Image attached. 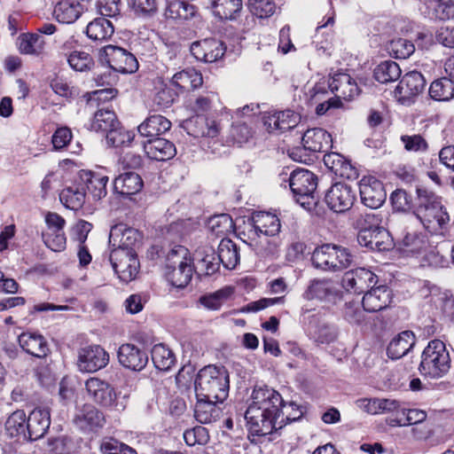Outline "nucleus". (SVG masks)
Masks as SVG:
<instances>
[{
    "label": "nucleus",
    "mask_w": 454,
    "mask_h": 454,
    "mask_svg": "<svg viewBox=\"0 0 454 454\" xmlns=\"http://www.w3.org/2000/svg\"><path fill=\"white\" fill-rule=\"evenodd\" d=\"M418 205L414 212L423 226L432 233H438L449 223L450 216L440 198L423 189H417Z\"/></svg>",
    "instance_id": "obj_2"
},
{
    "label": "nucleus",
    "mask_w": 454,
    "mask_h": 454,
    "mask_svg": "<svg viewBox=\"0 0 454 454\" xmlns=\"http://www.w3.org/2000/svg\"><path fill=\"white\" fill-rule=\"evenodd\" d=\"M303 296L308 301L333 302L339 296L337 283L331 278H314L310 280Z\"/></svg>",
    "instance_id": "obj_16"
},
{
    "label": "nucleus",
    "mask_w": 454,
    "mask_h": 454,
    "mask_svg": "<svg viewBox=\"0 0 454 454\" xmlns=\"http://www.w3.org/2000/svg\"><path fill=\"white\" fill-rule=\"evenodd\" d=\"M196 14L194 5L182 0L170 1L166 8L165 16L167 19L176 20H188Z\"/></svg>",
    "instance_id": "obj_40"
},
{
    "label": "nucleus",
    "mask_w": 454,
    "mask_h": 454,
    "mask_svg": "<svg viewBox=\"0 0 454 454\" xmlns=\"http://www.w3.org/2000/svg\"><path fill=\"white\" fill-rule=\"evenodd\" d=\"M144 183L135 172H125L118 176L114 182V191L122 196H131L139 192Z\"/></svg>",
    "instance_id": "obj_33"
},
{
    "label": "nucleus",
    "mask_w": 454,
    "mask_h": 454,
    "mask_svg": "<svg viewBox=\"0 0 454 454\" xmlns=\"http://www.w3.org/2000/svg\"><path fill=\"white\" fill-rule=\"evenodd\" d=\"M84 184H72L64 188L59 193V200L63 205L72 210L80 209L85 202Z\"/></svg>",
    "instance_id": "obj_35"
},
{
    "label": "nucleus",
    "mask_w": 454,
    "mask_h": 454,
    "mask_svg": "<svg viewBox=\"0 0 454 454\" xmlns=\"http://www.w3.org/2000/svg\"><path fill=\"white\" fill-rule=\"evenodd\" d=\"M106 137L107 144L114 147L129 144L133 139L131 133L121 128L120 125L109 131Z\"/></svg>",
    "instance_id": "obj_57"
},
{
    "label": "nucleus",
    "mask_w": 454,
    "mask_h": 454,
    "mask_svg": "<svg viewBox=\"0 0 454 454\" xmlns=\"http://www.w3.org/2000/svg\"><path fill=\"white\" fill-rule=\"evenodd\" d=\"M301 416L302 411L298 405L294 403H286L283 401L279 413L275 417L278 430L283 428L287 423L296 421Z\"/></svg>",
    "instance_id": "obj_51"
},
{
    "label": "nucleus",
    "mask_w": 454,
    "mask_h": 454,
    "mask_svg": "<svg viewBox=\"0 0 454 454\" xmlns=\"http://www.w3.org/2000/svg\"><path fill=\"white\" fill-rule=\"evenodd\" d=\"M193 265L189 250L183 246H175L167 254L165 277L175 287L184 288L192 277Z\"/></svg>",
    "instance_id": "obj_4"
},
{
    "label": "nucleus",
    "mask_w": 454,
    "mask_h": 454,
    "mask_svg": "<svg viewBox=\"0 0 454 454\" xmlns=\"http://www.w3.org/2000/svg\"><path fill=\"white\" fill-rule=\"evenodd\" d=\"M214 13L220 19L233 20L242 9L241 0H214Z\"/></svg>",
    "instance_id": "obj_48"
},
{
    "label": "nucleus",
    "mask_w": 454,
    "mask_h": 454,
    "mask_svg": "<svg viewBox=\"0 0 454 454\" xmlns=\"http://www.w3.org/2000/svg\"><path fill=\"white\" fill-rule=\"evenodd\" d=\"M283 398L279 393L267 387H255L251 395L250 407L257 408L260 411L277 417L279 413Z\"/></svg>",
    "instance_id": "obj_12"
},
{
    "label": "nucleus",
    "mask_w": 454,
    "mask_h": 454,
    "mask_svg": "<svg viewBox=\"0 0 454 454\" xmlns=\"http://www.w3.org/2000/svg\"><path fill=\"white\" fill-rule=\"evenodd\" d=\"M359 192L362 202L372 209L380 207L387 198L382 183L372 176L360 180Z\"/></svg>",
    "instance_id": "obj_13"
},
{
    "label": "nucleus",
    "mask_w": 454,
    "mask_h": 454,
    "mask_svg": "<svg viewBox=\"0 0 454 454\" xmlns=\"http://www.w3.org/2000/svg\"><path fill=\"white\" fill-rule=\"evenodd\" d=\"M83 4L78 0H59L53 14L58 21L66 24L74 23L82 13Z\"/></svg>",
    "instance_id": "obj_30"
},
{
    "label": "nucleus",
    "mask_w": 454,
    "mask_h": 454,
    "mask_svg": "<svg viewBox=\"0 0 454 454\" xmlns=\"http://www.w3.org/2000/svg\"><path fill=\"white\" fill-rule=\"evenodd\" d=\"M432 98L438 101H448L454 98V81L450 78H441L433 82L429 88Z\"/></svg>",
    "instance_id": "obj_46"
},
{
    "label": "nucleus",
    "mask_w": 454,
    "mask_h": 454,
    "mask_svg": "<svg viewBox=\"0 0 454 454\" xmlns=\"http://www.w3.org/2000/svg\"><path fill=\"white\" fill-rule=\"evenodd\" d=\"M428 15L441 20L454 17V0H427Z\"/></svg>",
    "instance_id": "obj_47"
},
{
    "label": "nucleus",
    "mask_w": 454,
    "mask_h": 454,
    "mask_svg": "<svg viewBox=\"0 0 454 454\" xmlns=\"http://www.w3.org/2000/svg\"><path fill=\"white\" fill-rule=\"evenodd\" d=\"M5 430L11 437L27 440V418L24 411H14L5 422Z\"/></svg>",
    "instance_id": "obj_45"
},
{
    "label": "nucleus",
    "mask_w": 454,
    "mask_h": 454,
    "mask_svg": "<svg viewBox=\"0 0 454 454\" xmlns=\"http://www.w3.org/2000/svg\"><path fill=\"white\" fill-rule=\"evenodd\" d=\"M50 412L44 409H35L27 419V440L42 438L50 427Z\"/></svg>",
    "instance_id": "obj_24"
},
{
    "label": "nucleus",
    "mask_w": 454,
    "mask_h": 454,
    "mask_svg": "<svg viewBox=\"0 0 454 454\" xmlns=\"http://www.w3.org/2000/svg\"><path fill=\"white\" fill-rule=\"evenodd\" d=\"M151 355L154 366L160 371H168L176 363L172 350L162 343L154 345Z\"/></svg>",
    "instance_id": "obj_43"
},
{
    "label": "nucleus",
    "mask_w": 454,
    "mask_h": 454,
    "mask_svg": "<svg viewBox=\"0 0 454 454\" xmlns=\"http://www.w3.org/2000/svg\"><path fill=\"white\" fill-rule=\"evenodd\" d=\"M172 83L184 90H195L203 83L202 74L194 68H187L174 74Z\"/></svg>",
    "instance_id": "obj_36"
},
{
    "label": "nucleus",
    "mask_w": 454,
    "mask_h": 454,
    "mask_svg": "<svg viewBox=\"0 0 454 454\" xmlns=\"http://www.w3.org/2000/svg\"><path fill=\"white\" fill-rule=\"evenodd\" d=\"M324 163L334 175L340 177L350 179L356 174L350 162L338 153L325 154Z\"/></svg>",
    "instance_id": "obj_34"
},
{
    "label": "nucleus",
    "mask_w": 454,
    "mask_h": 454,
    "mask_svg": "<svg viewBox=\"0 0 454 454\" xmlns=\"http://www.w3.org/2000/svg\"><path fill=\"white\" fill-rule=\"evenodd\" d=\"M372 250L387 251L393 247V239L383 227L372 229Z\"/></svg>",
    "instance_id": "obj_55"
},
{
    "label": "nucleus",
    "mask_w": 454,
    "mask_h": 454,
    "mask_svg": "<svg viewBox=\"0 0 454 454\" xmlns=\"http://www.w3.org/2000/svg\"><path fill=\"white\" fill-rule=\"evenodd\" d=\"M119 125L120 122L114 111L100 109L94 114L90 127L92 130L107 134Z\"/></svg>",
    "instance_id": "obj_41"
},
{
    "label": "nucleus",
    "mask_w": 454,
    "mask_h": 454,
    "mask_svg": "<svg viewBox=\"0 0 454 454\" xmlns=\"http://www.w3.org/2000/svg\"><path fill=\"white\" fill-rule=\"evenodd\" d=\"M450 364L451 359L445 343L435 339L424 348L419 370L425 376L439 379L448 373Z\"/></svg>",
    "instance_id": "obj_5"
},
{
    "label": "nucleus",
    "mask_w": 454,
    "mask_h": 454,
    "mask_svg": "<svg viewBox=\"0 0 454 454\" xmlns=\"http://www.w3.org/2000/svg\"><path fill=\"white\" fill-rule=\"evenodd\" d=\"M387 49L395 58L407 59L414 52L415 46L407 39L396 38L389 43Z\"/></svg>",
    "instance_id": "obj_53"
},
{
    "label": "nucleus",
    "mask_w": 454,
    "mask_h": 454,
    "mask_svg": "<svg viewBox=\"0 0 454 454\" xmlns=\"http://www.w3.org/2000/svg\"><path fill=\"white\" fill-rule=\"evenodd\" d=\"M225 50L223 43L215 38H206L194 42L191 45V53L194 58L206 63H213L220 59Z\"/></svg>",
    "instance_id": "obj_18"
},
{
    "label": "nucleus",
    "mask_w": 454,
    "mask_h": 454,
    "mask_svg": "<svg viewBox=\"0 0 454 454\" xmlns=\"http://www.w3.org/2000/svg\"><path fill=\"white\" fill-rule=\"evenodd\" d=\"M289 185L301 206H309L313 202L317 178L312 172L303 168L294 170L289 178Z\"/></svg>",
    "instance_id": "obj_8"
},
{
    "label": "nucleus",
    "mask_w": 454,
    "mask_h": 454,
    "mask_svg": "<svg viewBox=\"0 0 454 454\" xmlns=\"http://www.w3.org/2000/svg\"><path fill=\"white\" fill-rule=\"evenodd\" d=\"M250 12L260 19L271 16L276 5L271 0H248Z\"/></svg>",
    "instance_id": "obj_56"
},
{
    "label": "nucleus",
    "mask_w": 454,
    "mask_h": 454,
    "mask_svg": "<svg viewBox=\"0 0 454 454\" xmlns=\"http://www.w3.org/2000/svg\"><path fill=\"white\" fill-rule=\"evenodd\" d=\"M252 130L246 123H238L231 127V137L234 143L242 145L252 137Z\"/></svg>",
    "instance_id": "obj_63"
},
{
    "label": "nucleus",
    "mask_w": 454,
    "mask_h": 454,
    "mask_svg": "<svg viewBox=\"0 0 454 454\" xmlns=\"http://www.w3.org/2000/svg\"><path fill=\"white\" fill-rule=\"evenodd\" d=\"M139 239V232L124 223L113 226L109 233V245L112 249L135 250L134 247Z\"/></svg>",
    "instance_id": "obj_19"
},
{
    "label": "nucleus",
    "mask_w": 454,
    "mask_h": 454,
    "mask_svg": "<svg viewBox=\"0 0 454 454\" xmlns=\"http://www.w3.org/2000/svg\"><path fill=\"white\" fill-rule=\"evenodd\" d=\"M252 228L248 238L254 241L255 250L262 255L273 254L277 246L269 241V236H275L280 231V221L276 215L268 212L255 213L252 217Z\"/></svg>",
    "instance_id": "obj_3"
},
{
    "label": "nucleus",
    "mask_w": 454,
    "mask_h": 454,
    "mask_svg": "<svg viewBox=\"0 0 454 454\" xmlns=\"http://www.w3.org/2000/svg\"><path fill=\"white\" fill-rule=\"evenodd\" d=\"M415 335L411 331L400 333L389 342L387 348V356L393 360L403 357L415 345Z\"/></svg>",
    "instance_id": "obj_32"
},
{
    "label": "nucleus",
    "mask_w": 454,
    "mask_h": 454,
    "mask_svg": "<svg viewBox=\"0 0 454 454\" xmlns=\"http://www.w3.org/2000/svg\"><path fill=\"white\" fill-rule=\"evenodd\" d=\"M76 428L84 434L95 433L105 424L103 412L91 403H85L77 408L73 418Z\"/></svg>",
    "instance_id": "obj_11"
},
{
    "label": "nucleus",
    "mask_w": 454,
    "mask_h": 454,
    "mask_svg": "<svg viewBox=\"0 0 454 454\" xmlns=\"http://www.w3.org/2000/svg\"><path fill=\"white\" fill-rule=\"evenodd\" d=\"M194 386L196 398L225 400L230 388L229 372L223 366H205L198 372Z\"/></svg>",
    "instance_id": "obj_1"
},
{
    "label": "nucleus",
    "mask_w": 454,
    "mask_h": 454,
    "mask_svg": "<svg viewBox=\"0 0 454 454\" xmlns=\"http://www.w3.org/2000/svg\"><path fill=\"white\" fill-rule=\"evenodd\" d=\"M352 261L353 256L347 248L330 244L316 248L312 254L313 265L324 270H342Z\"/></svg>",
    "instance_id": "obj_7"
},
{
    "label": "nucleus",
    "mask_w": 454,
    "mask_h": 454,
    "mask_svg": "<svg viewBox=\"0 0 454 454\" xmlns=\"http://www.w3.org/2000/svg\"><path fill=\"white\" fill-rule=\"evenodd\" d=\"M109 260L114 272L123 282H130L138 273L139 262L135 250L112 249Z\"/></svg>",
    "instance_id": "obj_9"
},
{
    "label": "nucleus",
    "mask_w": 454,
    "mask_h": 454,
    "mask_svg": "<svg viewBox=\"0 0 454 454\" xmlns=\"http://www.w3.org/2000/svg\"><path fill=\"white\" fill-rule=\"evenodd\" d=\"M344 318L352 325H361L365 320L364 310L358 302H346L343 309Z\"/></svg>",
    "instance_id": "obj_58"
},
{
    "label": "nucleus",
    "mask_w": 454,
    "mask_h": 454,
    "mask_svg": "<svg viewBox=\"0 0 454 454\" xmlns=\"http://www.w3.org/2000/svg\"><path fill=\"white\" fill-rule=\"evenodd\" d=\"M81 179L84 182L89 192L95 200H100L106 195L108 177L92 172H82Z\"/></svg>",
    "instance_id": "obj_38"
},
{
    "label": "nucleus",
    "mask_w": 454,
    "mask_h": 454,
    "mask_svg": "<svg viewBox=\"0 0 454 454\" xmlns=\"http://www.w3.org/2000/svg\"><path fill=\"white\" fill-rule=\"evenodd\" d=\"M390 200L394 208L397 211L405 212L411 207V198L402 189L392 192Z\"/></svg>",
    "instance_id": "obj_61"
},
{
    "label": "nucleus",
    "mask_w": 454,
    "mask_h": 454,
    "mask_svg": "<svg viewBox=\"0 0 454 454\" xmlns=\"http://www.w3.org/2000/svg\"><path fill=\"white\" fill-rule=\"evenodd\" d=\"M118 359L124 367L134 371L142 370L148 361L147 355L130 343L122 344L119 348Z\"/></svg>",
    "instance_id": "obj_25"
},
{
    "label": "nucleus",
    "mask_w": 454,
    "mask_h": 454,
    "mask_svg": "<svg viewBox=\"0 0 454 454\" xmlns=\"http://www.w3.org/2000/svg\"><path fill=\"white\" fill-rule=\"evenodd\" d=\"M143 146L147 156L155 160H168L176 153L174 144L160 137L147 139Z\"/></svg>",
    "instance_id": "obj_26"
},
{
    "label": "nucleus",
    "mask_w": 454,
    "mask_h": 454,
    "mask_svg": "<svg viewBox=\"0 0 454 454\" xmlns=\"http://www.w3.org/2000/svg\"><path fill=\"white\" fill-rule=\"evenodd\" d=\"M224 400H215L210 398H197L194 409V416L201 424H209L216 421L222 415V410L218 403Z\"/></svg>",
    "instance_id": "obj_28"
},
{
    "label": "nucleus",
    "mask_w": 454,
    "mask_h": 454,
    "mask_svg": "<svg viewBox=\"0 0 454 454\" xmlns=\"http://www.w3.org/2000/svg\"><path fill=\"white\" fill-rule=\"evenodd\" d=\"M85 390L88 398L102 409L116 412L126 409V402L119 401L120 393L106 380L91 377L85 381Z\"/></svg>",
    "instance_id": "obj_6"
},
{
    "label": "nucleus",
    "mask_w": 454,
    "mask_h": 454,
    "mask_svg": "<svg viewBox=\"0 0 454 454\" xmlns=\"http://www.w3.org/2000/svg\"><path fill=\"white\" fill-rule=\"evenodd\" d=\"M43 239L47 247L55 252H59L66 247V237L64 231H45Z\"/></svg>",
    "instance_id": "obj_59"
},
{
    "label": "nucleus",
    "mask_w": 454,
    "mask_h": 454,
    "mask_svg": "<svg viewBox=\"0 0 454 454\" xmlns=\"http://www.w3.org/2000/svg\"><path fill=\"white\" fill-rule=\"evenodd\" d=\"M100 59L106 61L116 72L131 74L138 68V62L136 57L121 47L114 45L104 47L100 51Z\"/></svg>",
    "instance_id": "obj_10"
},
{
    "label": "nucleus",
    "mask_w": 454,
    "mask_h": 454,
    "mask_svg": "<svg viewBox=\"0 0 454 454\" xmlns=\"http://www.w3.org/2000/svg\"><path fill=\"white\" fill-rule=\"evenodd\" d=\"M328 90L325 83H317L306 92L307 101L310 106H317L328 97Z\"/></svg>",
    "instance_id": "obj_60"
},
{
    "label": "nucleus",
    "mask_w": 454,
    "mask_h": 454,
    "mask_svg": "<svg viewBox=\"0 0 454 454\" xmlns=\"http://www.w3.org/2000/svg\"><path fill=\"white\" fill-rule=\"evenodd\" d=\"M342 283L343 287L348 291L360 294L368 287H372L376 285L377 276L365 268H357L346 272Z\"/></svg>",
    "instance_id": "obj_20"
},
{
    "label": "nucleus",
    "mask_w": 454,
    "mask_h": 454,
    "mask_svg": "<svg viewBox=\"0 0 454 454\" xmlns=\"http://www.w3.org/2000/svg\"><path fill=\"white\" fill-rule=\"evenodd\" d=\"M171 128V122L164 116L153 114L149 116L137 128L142 137L156 138L164 134Z\"/></svg>",
    "instance_id": "obj_31"
},
{
    "label": "nucleus",
    "mask_w": 454,
    "mask_h": 454,
    "mask_svg": "<svg viewBox=\"0 0 454 454\" xmlns=\"http://www.w3.org/2000/svg\"><path fill=\"white\" fill-rule=\"evenodd\" d=\"M328 88L334 94V98L340 100H351L359 94V88L356 81L348 74H335L328 82Z\"/></svg>",
    "instance_id": "obj_22"
},
{
    "label": "nucleus",
    "mask_w": 454,
    "mask_h": 454,
    "mask_svg": "<svg viewBox=\"0 0 454 454\" xmlns=\"http://www.w3.org/2000/svg\"><path fill=\"white\" fill-rule=\"evenodd\" d=\"M19 48L24 54H40L43 49L45 42L39 34H23L19 38Z\"/></svg>",
    "instance_id": "obj_49"
},
{
    "label": "nucleus",
    "mask_w": 454,
    "mask_h": 454,
    "mask_svg": "<svg viewBox=\"0 0 454 454\" xmlns=\"http://www.w3.org/2000/svg\"><path fill=\"white\" fill-rule=\"evenodd\" d=\"M114 32L113 23L104 17L97 18L90 22L86 28L87 35L95 41L110 38Z\"/></svg>",
    "instance_id": "obj_39"
},
{
    "label": "nucleus",
    "mask_w": 454,
    "mask_h": 454,
    "mask_svg": "<svg viewBox=\"0 0 454 454\" xmlns=\"http://www.w3.org/2000/svg\"><path fill=\"white\" fill-rule=\"evenodd\" d=\"M18 340L23 350L34 356L42 358L49 353L47 341L41 334L26 332L19 336Z\"/></svg>",
    "instance_id": "obj_29"
},
{
    "label": "nucleus",
    "mask_w": 454,
    "mask_h": 454,
    "mask_svg": "<svg viewBox=\"0 0 454 454\" xmlns=\"http://www.w3.org/2000/svg\"><path fill=\"white\" fill-rule=\"evenodd\" d=\"M401 140L404 148L409 152H420L427 149V143L420 135H403L401 137Z\"/></svg>",
    "instance_id": "obj_62"
},
{
    "label": "nucleus",
    "mask_w": 454,
    "mask_h": 454,
    "mask_svg": "<svg viewBox=\"0 0 454 454\" xmlns=\"http://www.w3.org/2000/svg\"><path fill=\"white\" fill-rule=\"evenodd\" d=\"M355 199L351 187L343 183L334 184L325 194L327 206L336 213H343L350 209Z\"/></svg>",
    "instance_id": "obj_14"
},
{
    "label": "nucleus",
    "mask_w": 454,
    "mask_h": 454,
    "mask_svg": "<svg viewBox=\"0 0 454 454\" xmlns=\"http://www.w3.org/2000/svg\"><path fill=\"white\" fill-rule=\"evenodd\" d=\"M315 340L320 344H329L337 338V332L333 326L320 325L315 333Z\"/></svg>",
    "instance_id": "obj_64"
},
{
    "label": "nucleus",
    "mask_w": 454,
    "mask_h": 454,
    "mask_svg": "<svg viewBox=\"0 0 454 454\" xmlns=\"http://www.w3.org/2000/svg\"><path fill=\"white\" fill-rule=\"evenodd\" d=\"M245 419L249 431L255 435H267L278 431L275 417L260 411L257 408L248 406Z\"/></svg>",
    "instance_id": "obj_17"
},
{
    "label": "nucleus",
    "mask_w": 454,
    "mask_h": 454,
    "mask_svg": "<svg viewBox=\"0 0 454 454\" xmlns=\"http://www.w3.org/2000/svg\"><path fill=\"white\" fill-rule=\"evenodd\" d=\"M218 261L229 270L234 269L239 262L237 245L229 239H223L218 246Z\"/></svg>",
    "instance_id": "obj_37"
},
{
    "label": "nucleus",
    "mask_w": 454,
    "mask_h": 454,
    "mask_svg": "<svg viewBox=\"0 0 454 454\" xmlns=\"http://www.w3.org/2000/svg\"><path fill=\"white\" fill-rule=\"evenodd\" d=\"M67 61L73 69L80 72L90 70L94 66L92 57L88 52L82 51H73L69 55Z\"/></svg>",
    "instance_id": "obj_54"
},
{
    "label": "nucleus",
    "mask_w": 454,
    "mask_h": 454,
    "mask_svg": "<svg viewBox=\"0 0 454 454\" xmlns=\"http://www.w3.org/2000/svg\"><path fill=\"white\" fill-rule=\"evenodd\" d=\"M208 228L215 236L226 235L233 230V222L227 214H221L211 217Z\"/></svg>",
    "instance_id": "obj_52"
},
{
    "label": "nucleus",
    "mask_w": 454,
    "mask_h": 454,
    "mask_svg": "<svg viewBox=\"0 0 454 454\" xmlns=\"http://www.w3.org/2000/svg\"><path fill=\"white\" fill-rule=\"evenodd\" d=\"M391 290L386 286L372 287L363 297L364 310L377 312L386 309L391 301Z\"/></svg>",
    "instance_id": "obj_23"
},
{
    "label": "nucleus",
    "mask_w": 454,
    "mask_h": 454,
    "mask_svg": "<svg viewBox=\"0 0 454 454\" xmlns=\"http://www.w3.org/2000/svg\"><path fill=\"white\" fill-rule=\"evenodd\" d=\"M332 137L325 129L315 128L304 132L301 142L305 150L324 152L332 147Z\"/></svg>",
    "instance_id": "obj_27"
},
{
    "label": "nucleus",
    "mask_w": 454,
    "mask_h": 454,
    "mask_svg": "<svg viewBox=\"0 0 454 454\" xmlns=\"http://www.w3.org/2000/svg\"><path fill=\"white\" fill-rule=\"evenodd\" d=\"M109 362V355L98 345L83 348L79 352L78 367L85 372H95Z\"/></svg>",
    "instance_id": "obj_15"
},
{
    "label": "nucleus",
    "mask_w": 454,
    "mask_h": 454,
    "mask_svg": "<svg viewBox=\"0 0 454 454\" xmlns=\"http://www.w3.org/2000/svg\"><path fill=\"white\" fill-rule=\"evenodd\" d=\"M427 419L426 411L418 409H405L402 407L399 417L388 418L387 423L390 427H405L418 425Z\"/></svg>",
    "instance_id": "obj_42"
},
{
    "label": "nucleus",
    "mask_w": 454,
    "mask_h": 454,
    "mask_svg": "<svg viewBox=\"0 0 454 454\" xmlns=\"http://www.w3.org/2000/svg\"><path fill=\"white\" fill-rule=\"evenodd\" d=\"M425 86L424 76L419 72L411 71L402 77L394 93L400 100H406L421 93Z\"/></svg>",
    "instance_id": "obj_21"
},
{
    "label": "nucleus",
    "mask_w": 454,
    "mask_h": 454,
    "mask_svg": "<svg viewBox=\"0 0 454 454\" xmlns=\"http://www.w3.org/2000/svg\"><path fill=\"white\" fill-rule=\"evenodd\" d=\"M401 74L399 65L392 60L380 63L373 71L374 78L380 83L395 82L400 78Z\"/></svg>",
    "instance_id": "obj_44"
},
{
    "label": "nucleus",
    "mask_w": 454,
    "mask_h": 454,
    "mask_svg": "<svg viewBox=\"0 0 454 454\" xmlns=\"http://www.w3.org/2000/svg\"><path fill=\"white\" fill-rule=\"evenodd\" d=\"M233 289L231 287H225L215 293H211L201 296L199 302L207 309L218 310L221 309L223 302H225L232 294Z\"/></svg>",
    "instance_id": "obj_50"
}]
</instances>
